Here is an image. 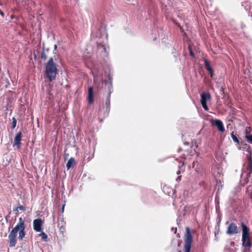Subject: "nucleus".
Returning <instances> with one entry per match:
<instances>
[{
  "instance_id": "nucleus-1",
  "label": "nucleus",
  "mask_w": 252,
  "mask_h": 252,
  "mask_svg": "<svg viewBox=\"0 0 252 252\" xmlns=\"http://www.w3.org/2000/svg\"><path fill=\"white\" fill-rule=\"evenodd\" d=\"M242 228V252H251L252 243L251 239L250 228L244 221L241 222Z\"/></svg>"
},
{
  "instance_id": "nucleus-2",
  "label": "nucleus",
  "mask_w": 252,
  "mask_h": 252,
  "mask_svg": "<svg viewBox=\"0 0 252 252\" xmlns=\"http://www.w3.org/2000/svg\"><path fill=\"white\" fill-rule=\"evenodd\" d=\"M56 61V59L51 57L45 63V75L50 82L56 79L58 73V65Z\"/></svg>"
},
{
  "instance_id": "nucleus-3",
  "label": "nucleus",
  "mask_w": 252,
  "mask_h": 252,
  "mask_svg": "<svg viewBox=\"0 0 252 252\" xmlns=\"http://www.w3.org/2000/svg\"><path fill=\"white\" fill-rule=\"evenodd\" d=\"M95 37H99V39L96 41V44L97 46V48L101 53H104V56H106L107 54L106 53V46L105 43V41H106L107 39V34L106 33L105 30L101 31L100 30L98 33L96 35H94V33L93 32L92 33V38L94 36Z\"/></svg>"
},
{
  "instance_id": "nucleus-4",
  "label": "nucleus",
  "mask_w": 252,
  "mask_h": 252,
  "mask_svg": "<svg viewBox=\"0 0 252 252\" xmlns=\"http://www.w3.org/2000/svg\"><path fill=\"white\" fill-rule=\"evenodd\" d=\"M17 228L16 234L17 235V233L19 232L18 239L20 240H22L25 236V225L24 220L22 218H19V222L17 225L13 228Z\"/></svg>"
},
{
  "instance_id": "nucleus-5",
  "label": "nucleus",
  "mask_w": 252,
  "mask_h": 252,
  "mask_svg": "<svg viewBox=\"0 0 252 252\" xmlns=\"http://www.w3.org/2000/svg\"><path fill=\"white\" fill-rule=\"evenodd\" d=\"M185 234V252H190L192 241V236L189 227H186Z\"/></svg>"
},
{
  "instance_id": "nucleus-6",
  "label": "nucleus",
  "mask_w": 252,
  "mask_h": 252,
  "mask_svg": "<svg viewBox=\"0 0 252 252\" xmlns=\"http://www.w3.org/2000/svg\"><path fill=\"white\" fill-rule=\"evenodd\" d=\"M226 224H228L226 233L227 235H231L238 233L239 232V228L236 224L234 222H230L227 221L225 223Z\"/></svg>"
},
{
  "instance_id": "nucleus-7",
  "label": "nucleus",
  "mask_w": 252,
  "mask_h": 252,
  "mask_svg": "<svg viewBox=\"0 0 252 252\" xmlns=\"http://www.w3.org/2000/svg\"><path fill=\"white\" fill-rule=\"evenodd\" d=\"M201 96V103L203 108L206 110H209L208 107L207 105V101L210 100L211 98V94L209 93H202L200 94Z\"/></svg>"
},
{
  "instance_id": "nucleus-8",
  "label": "nucleus",
  "mask_w": 252,
  "mask_h": 252,
  "mask_svg": "<svg viewBox=\"0 0 252 252\" xmlns=\"http://www.w3.org/2000/svg\"><path fill=\"white\" fill-rule=\"evenodd\" d=\"M17 230V228L12 229L9 234L8 235V243L9 246L10 247H15L17 241V235L16 234V231Z\"/></svg>"
},
{
  "instance_id": "nucleus-9",
  "label": "nucleus",
  "mask_w": 252,
  "mask_h": 252,
  "mask_svg": "<svg viewBox=\"0 0 252 252\" xmlns=\"http://www.w3.org/2000/svg\"><path fill=\"white\" fill-rule=\"evenodd\" d=\"M245 170L243 172V174H246L247 178L250 177L251 173L252 172V159L251 157H248V161L245 164Z\"/></svg>"
},
{
  "instance_id": "nucleus-10",
  "label": "nucleus",
  "mask_w": 252,
  "mask_h": 252,
  "mask_svg": "<svg viewBox=\"0 0 252 252\" xmlns=\"http://www.w3.org/2000/svg\"><path fill=\"white\" fill-rule=\"evenodd\" d=\"M92 72L94 76V81L95 84H96L99 82H101L102 85L104 83L105 85L107 84V82L105 80L103 81L102 77V74H98L97 72H96L95 68L93 69V70L92 71Z\"/></svg>"
},
{
  "instance_id": "nucleus-11",
  "label": "nucleus",
  "mask_w": 252,
  "mask_h": 252,
  "mask_svg": "<svg viewBox=\"0 0 252 252\" xmlns=\"http://www.w3.org/2000/svg\"><path fill=\"white\" fill-rule=\"evenodd\" d=\"M212 125L217 126L218 129L221 132H224L225 130L222 121L220 120L216 119L213 121L212 123Z\"/></svg>"
},
{
  "instance_id": "nucleus-12",
  "label": "nucleus",
  "mask_w": 252,
  "mask_h": 252,
  "mask_svg": "<svg viewBox=\"0 0 252 252\" xmlns=\"http://www.w3.org/2000/svg\"><path fill=\"white\" fill-rule=\"evenodd\" d=\"M42 220L41 219H35L33 222V229L36 232H40L41 230Z\"/></svg>"
},
{
  "instance_id": "nucleus-13",
  "label": "nucleus",
  "mask_w": 252,
  "mask_h": 252,
  "mask_svg": "<svg viewBox=\"0 0 252 252\" xmlns=\"http://www.w3.org/2000/svg\"><path fill=\"white\" fill-rule=\"evenodd\" d=\"M21 138H22V132H18L15 138H14V145H16L18 148H19L20 147L21 145Z\"/></svg>"
},
{
  "instance_id": "nucleus-14",
  "label": "nucleus",
  "mask_w": 252,
  "mask_h": 252,
  "mask_svg": "<svg viewBox=\"0 0 252 252\" xmlns=\"http://www.w3.org/2000/svg\"><path fill=\"white\" fill-rule=\"evenodd\" d=\"M88 101L89 103L92 104L94 102V91L92 87H90L88 89Z\"/></svg>"
},
{
  "instance_id": "nucleus-15",
  "label": "nucleus",
  "mask_w": 252,
  "mask_h": 252,
  "mask_svg": "<svg viewBox=\"0 0 252 252\" xmlns=\"http://www.w3.org/2000/svg\"><path fill=\"white\" fill-rule=\"evenodd\" d=\"M204 65L205 68L209 71L211 76H212L214 74L213 69L211 67L209 62L206 59L204 60Z\"/></svg>"
},
{
  "instance_id": "nucleus-16",
  "label": "nucleus",
  "mask_w": 252,
  "mask_h": 252,
  "mask_svg": "<svg viewBox=\"0 0 252 252\" xmlns=\"http://www.w3.org/2000/svg\"><path fill=\"white\" fill-rule=\"evenodd\" d=\"M75 163V160L74 158H69V159L68 160L67 163H66V168L67 169H69L71 167H72Z\"/></svg>"
},
{
  "instance_id": "nucleus-17",
  "label": "nucleus",
  "mask_w": 252,
  "mask_h": 252,
  "mask_svg": "<svg viewBox=\"0 0 252 252\" xmlns=\"http://www.w3.org/2000/svg\"><path fill=\"white\" fill-rule=\"evenodd\" d=\"M48 49H47L46 51L43 48V50L41 53V58L43 60H46L48 57V55L46 52H48Z\"/></svg>"
},
{
  "instance_id": "nucleus-18",
  "label": "nucleus",
  "mask_w": 252,
  "mask_h": 252,
  "mask_svg": "<svg viewBox=\"0 0 252 252\" xmlns=\"http://www.w3.org/2000/svg\"><path fill=\"white\" fill-rule=\"evenodd\" d=\"M231 138L233 139V140L234 141V142H235V143H237L238 144L239 143V140L238 138L237 137L236 135L234 134L233 132H232L231 133Z\"/></svg>"
},
{
  "instance_id": "nucleus-19",
  "label": "nucleus",
  "mask_w": 252,
  "mask_h": 252,
  "mask_svg": "<svg viewBox=\"0 0 252 252\" xmlns=\"http://www.w3.org/2000/svg\"><path fill=\"white\" fill-rule=\"evenodd\" d=\"M16 124H17V121H16V119L15 118L13 117L12 118V126H11V128L12 129L15 128V127L16 126Z\"/></svg>"
},
{
  "instance_id": "nucleus-20",
  "label": "nucleus",
  "mask_w": 252,
  "mask_h": 252,
  "mask_svg": "<svg viewBox=\"0 0 252 252\" xmlns=\"http://www.w3.org/2000/svg\"><path fill=\"white\" fill-rule=\"evenodd\" d=\"M246 138L248 143L252 144V134L249 135H246Z\"/></svg>"
},
{
  "instance_id": "nucleus-21",
  "label": "nucleus",
  "mask_w": 252,
  "mask_h": 252,
  "mask_svg": "<svg viewBox=\"0 0 252 252\" xmlns=\"http://www.w3.org/2000/svg\"><path fill=\"white\" fill-rule=\"evenodd\" d=\"M42 239L44 240L45 241H46V239H47V235L43 232H42L40 234Z\"/></svg>"
},
{
  "instance_id": "nucleus-22",
  "label": "nucleus",
  "mask_w": 252,
  "mask_h": 252,
  "mask_svg": "<svg viewBox=\"0 0 252 252\" xmlns=\"http://www.w3.org/2000/svg\"><path fill=\"white\" fill-rule=\"evenodd\" d=\"M59 220H60V221L59 222L58 226L59 227V226H61V227H62L64 223L63 219L59 217Z\"/></svg>"
},
{
  "instance_id": "nucleus-23",
  "label": "nucleus",
  "mask_w": 252,
  "mask_h": 252,
  "mask_svg": "<svg viewBox=\"0 0 252 252\" xmlns=\"http://www.w3.org/2000/svg\"><path fill=\"white\" fill-rule=\"evenodd\" d=\"M109 80H110V81L109 83L108 84V89L109 90L110 94L111 93V89H112V81H111V79L110 77L109 78Z\"/></svg>"
},
{
  "instance_id": "nucleus-24",
  "label": "nucleus",
  "mask_w": 252,
  "mask_h": 252,
  "mask_svg": "<svg viewBox=\"0 0 252 252\" xmlns=\"http://www.w3.org/2000/svg\"><path fill=\"white\" fill-rule=\"evenodd\" d=\"M18 209L20 210L24 211V210H25V207L21 205V206H19L17 207L15 210L17 211Z\"/></svg>"
},
{
  "instance_id": "nucleus-25",
  "label": "nucleus",
  "mask_w": 252,
  "mask_h": 252,
  "mask_svg": "<svg viewBox=\"0 0 252 252\" xmlns=\"http://www.w3.org/2000/svg\"><path fill=\"white\" fill-rule=\"evenodd\" d=\"M106 105L107 106H109L110 105V100L109 98V96L107 98L105 102Z\"/></svg>"
},
{
  "instance_id": "nucleus-26",
  "label": "nucleus",
  "mask_w": 252,
  "mask_h": 252,
  "mask_svg": "<svg viewBox=\"0 0 252 252\" xmlns=\"http://www.w3.org/2000/svg\"><path fill=\"white\" fill-rule=\"evenodd\" d=\"M189 54L191 56H193L194 54L190 48H189Z\"/></svg>"
},
{
  "instance_id": "nucleus-27",
  "label": "nucleus",
  "mask_w": 252,
  "mask_h": 252,
  "mask_svg": "<svg viewBox=\"0 0 252 252\" xmlns=\"http://www.w3.org/2000/svg\"><path fill=\"white\" fill-rule=\"evenodd\" d=\"M174 56L177 58V59H178V57L179 56V54L177 53H175V54L174 55Z\"/></svg>"
},
{
  "instance_id": "nucleus-28",
  "label": "nucleus",
  "mask_w": 252,
  "mask_h": 252,
  "mask_svg": "<svg viewBox=\"0 0 252 252\" xmlns=\"http://www.w3.org/2000/svg\"><path fill=\"white\" fill-rule=\"evenodd\" d=\"M180 180H181V176H179V177L177 178V179H176L177 181H180Z\"/></svg>"
},
{
  "instance_id": "nucleus-29",
  "label": "nucleus",
  "mask_w": 252,
  "mask_h": 252,
  "mask_svg": "<svg viewBox=\"0 0 252 252\" xmlns=\"http://www.w3.org/2000/svg\"><path fill=\"white\" fill-rule=\"evenodd\" d=\"M196 163H197V161H196V162L194 161V162H193V165H195V164Z\"/></svg>"
},
{
  "instance_id": "nucleus-30",
  "label": "nucleus",
  "mask_w": 252,
  "mask_h": 252,
  "mask_svg": "<svg viewBox=\"0 0 252 252\" xmlns=\"http://www.w3.org/2000/svg\"><path fill=\"white\" fill-rule=\"evenodd\" d=\"M56 48H57V45H54V49H56Z\"/></svg>"
},
{
  "instance_id": "nucleus-31",
  "label": "nucleus",
  "mask_w": 252,
  "mask_h": 252,
  "mask_svg": "<svg viewBox=\"0 0 252 252\" xmlns=\"http://www.w3.org/2000/svg\"><path fill=\"white\" fill-rule=\"evenodd\" d=\"M177 228H175V233L176 232Z\"/></svg>"
},
{
  "instance_id": "nucleus-32",
  "label": "nucleus",
  "mask_w": 252,
  "mask_h": 252,
  "mask_svg": "<svg viewBox=\"0 0 252 252\" xmlns=\"http://www.w3.org/2000/svg\"><path fill=\"white\" fill-rule=\"evenodd\" d=\"M178 246H179V245H180V243H179V242H178Z\"/></svg>"
},
{
  "instance_id": "nucleus-33",
  "label": "nucleus",
  "mask_w": 252,
  "mask_h": 252,
  "mask_svg": "<svg viewBox=\"0 0 252 252\" xmlns=\"http://www.w3.org/2000/svg\"><path fill=\"white\" fill-rule=\"evenodd\" d=\"M179 173H180V171H178V172H177V174H179Z\"/></svg>"
},
{
  "instance_id": "nucleus-34",
  "label": "nucleus",
  "mask_w": 252,
  "mask_h": 252,
  "mask_svg": "<svg viewBox=\"0 0 252 252\" xmlns=\"http://www.w3.org/2000/svg\"><path fill=\"white\" fill-rule=\"evenodd\" d=\"M185 144H189V143H185Z\"/></svg>"
}]
</instances>
